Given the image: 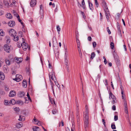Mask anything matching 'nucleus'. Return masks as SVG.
Here are the masks:
<instances>
[{
    "label": "nucleus",
    "instance_id": "f257e3e1",
    "mask_svg": "<svg viewBox=\"0 0 131 131\" xmlns=\"http://www.w3.org/2000/svg\"><path fill=\"white\" fill-rule=\"evenodd\" d=\"M84 127L85 128V131H87L86 129L89 127V116L84 115Z\"/></svg>",
    "mask_w": 131,
    "mask_h": 131
},
{
    "label": "nucleus",
    "instance_id": "f03ea898",
    "mask_svg": "<svg viewBox=\"0 0 131 131\" xmlns=\"http://www.w3.org/2000/svg\"><path fill=\"white\" fill-rule=\"evenodd\" d=\"M109 99H110V97H111V98L112 99L113 101H112V103L113 104H114V103L116 102V97L111 92L109 93Z\"/></svg>",
    "mask_w": 131,
    "mask_h": 131
},
{
    "label": "nucleus",
    "instance_id": "7ed1b4c3",
    "mask_svg": "<svg viewBox=\"0 0 131 131\" xmlns=\"http://www.w3.org/2000/svg\"><path fill=\"white\" fill-rule=\"evenodd\" d=\"M23 42L21 44V45L22 46V47L23 49L25 51L26 50V49H27L28 47V44L27 43H26L24 41L25 40L24 38H22Z\"/></svg>",
    "mask_w": 131,
    "mask_h": 131
},
{
    "label": "nucleus",
    "instance_id": "20e7f679",
    "mask_svg": "<svg viewBox=\"0 0 131 131\" xmlns=\"http://www.w3.org/2000/svg\"><path fill=\"white\" fill-rule=\"evenodd\" d=\"M9 35L12 37L15 36L16 34V32L15 30L13 29H12L9 32Z\"/></svg>",
    "mask_w": 131,
    "mask_h": 131
},
{
    "label": "nucleus",
    "instance_id": "39448f33",
    "mask_svg": "<svg viewBox=\"0 0 131 131\" xmlns=\"http://www.w3.org/2000/svg\"><path fill=\"white\" fill-rule=\"evenodd\" d=\"M23 79V77L21 75L19 74H16V78L15 80L16 81L18 82Z\"/></svg>",
    "mask_w": 131,
    "mask_h": 131
},
{
    "label": "nucleus",
    "instance_id": "423d86ee",
    "mask_svg": "<svg viewBox=\"0 0 131 131\" xmlns=\"http://www.w3.org/2000/svg\"><path fill=\"white\" fill-rule=\"evenodd\" d=\"M49 77L50 79V81L51 82V79L53 80L54 81L55 79V77L54 74H53V72H51L49 73Z\"/></svg>",
    "mask_w": 131,
    "mask_h": 131
},
{
    "label": "nucleus",
    "instance_id": "0eeeda50",
    "mask_svg": "<svg viewBox=\"0 0 131 131\" xmlns=\"http://www.w3.org/2000/svg\"><path fill=\"white\" fill-rule=\"evenodd\" d=\"M4 49L6 52L9 53L10 52V47L9 46L7 45H5L4 47Z\"/></svg>",
    "mask_w": 131,
    "mask_h": 131
},
{
    "label": "nucleus",
    "instance_id": "6e6552de",
    "mask_svg": "<svg viewBox=\"0 0 131 131\" xmlns=\"http://www.w3.org/2000/svg\"><path fill=\"white\" fill-rule=\"evenodd\" d=\"M16 92L14 90H11L10 91L9 96V97H13L15 96L16 95Z\"/></svg>",
    "mask_w": 131,
    "mask_h": 131
},
{
    "label": "nucleus",
    "instance_id": "1a4fd4ad",
    "mask_svg": "<svg viewBox=\"0 0 131 131\" xmlns=\"http://www.w3.org/2000/svg\"><path fill=\"white\" fill-rule=\"evenodd\" d=\"M31 7H33L35 6L36 4V0H32L30 3Z\"/></svg>",
    "mask_w": 131,
    "mask_h": 131
},
{
    "label": "nucleus",
    "instance_id": "9d476101",
    "mask_svg": "<svg viewBox=\"0 0 131 131\" xmlns=\"http://www.w3.org/2000/svg\"><path fill=\"white\" fill-rule=\"evenodd\" d=\"M5 78V76L4 73L0 71V79L2 80H4Z\"/></svg>",
    "mask_w": 131,
    "mask_h": 131
},
{
    "label": "nucleus",
    "instance_id": "9b49d317",
    "mask_svg": "<svg viewBox=\"0 0 131 131\" xmlns=\"http://www.w3.org/2000/svg\"><path fill=\"white\" fill-rule=\"evenodd\" d=\"M15 24V22L13 21H10L8 23V26L10 27H13Z\"/></svg>",
    "mask_w": 131,
    "mask_h": 131
},
{
    "label": "nucleus",
    "instance_id": "f8f14e48",
    "mask_svg": "<svg viewBox=\"0 0 131 131\" xmlns=\"http://www.w3.org/2000/svg\"><path fill=\"white\" fill-rule=\"evenodd\" d=\"M105 14H106V18L107 19V20L108 21H109V16L110 15V14L109 13H108V9H106V10H105Z\"/></svg>",
    "mask_w": 131,
    "mask_h": 131
},
{
    "label": "nucleus",
    "instance_id": "ddd939ff",
    "mask_svg": "<svg viewBox=\"0 0 131 131\" xmlns=\"http://www.w3.org/2000/svg\"><path fill=\"white\" fill-rule=\"evenodd\" d=\"M67 58H64V61L65 64L66 66V68H67V70H69V66L68 64V60L67 59Z\"/></svg>",
    "mask_w": 131,
    "mask_h": 131
},
{
    "label": "nucleus",
    "instance_id": "4468645a",
    "mask_svg": "<svg viewBox=\"0 0 131 131\" xmlns=\"http://www.w3.org/2000/svg\"><path fill=\"white\" fill-rule=\"evenodd\" d=\"M15 60L17 63H19L22 61V59L21 58H15Z\"/></svg>",
    "mask_w": 131,
    "mask_h": 131
},
{
    "label": "nucleus",
    "instance_id": "2eb2a0df",
    "mask_svg": "<svg viewBox=\"0 0 131 131\" xmlns=\"http://www.w3.org/2000/svg\"><path fill=\"white\" fill-rule=\"evenodd\" d=\"M84 116H89V114L88 108V107L87 105L85 106V112Z\"/></svg>",
    "mask_w": 131,
    "mask_h": 131
},
{
    "label": "nucleus",
    "instance_id": "dca6fc26",
    "mask_svg": "<svg viewBox=\"0 0 131 131\" xmlns=\"http://www.w3.org/2000/svg\"><path fill=\"white\" fill-rule=\"evenodd\" d=\"M13 109L16 112H17L20 111V109L18 107H14Z\"/></svg>",
    "mask_w": 131,
    "mask_h": 131
},
{
    "label": "nucleus",
    "instance_id": "f3484780",
    "mask_svg": "<svg viewBox=\"0 0 131 131\" xmlns=\"http://www.w3.org/2000/svg\"><path fill=\"white\" fill-rule=\"evenodd\" d=\"M88 2L89 3V6L90 9L91 10H92L93 9V7L92 4L90 2L89 0L88 1Z\"/></svg>",
    "mask_w": 131,
    "mask_h": 131
},
{
    "label": "nucleus",
    "instance_id": "a211bd4d",
    "mask_svg": "<svg viewBox=\"0 0 131 131\" xmlns=\"http://www.w3.org/2000/svg\"><path fill=\"white\" fill-rule=\"evenodd\" d=\"M76 42L77 43V47L80 46V41L78 39V37H77V36H76Z\"/></svg>",
    "mask_w": 131,
    "mask_h": 131
},
{
    "label": "nucleus",
    "instance_id": "6ab92c4d",
    "mask_svg": "<svg viewBox=\"0 0 131 131\" xmlns=\"http://www.w3.org/2000/svg\"><path fill=\"white\" fill-rule=\"evenodd\" d=\"M33 129L34 131H40V130L39 127L36 126L34 127Z\"/></svg>",
    "mask_w": 131,
    "mask_h": 131
},
{
    "label": "nucleus",
    "instance_id": "aec40b11",
    "mask_svg": "<svg viewBox=\"0 0 131 131\" xmlns=\"http://www.w3.org/2000/svg\"><path fill=\"white\" fill-rule=\"evenodd\" d=\"M23 126L22 123L20 122L16 124V127L17 128H19L22 127Z\"/></svg>",
    "mask_w": 131,
    "mask_h": 131
},
{
    "label": "nucleus",
    "instance_id": "412c9836",
    "mask_svg": "<svg viewBox=\"0 0 131 131\" xmlns=\"http://www.w3.org/2000/svg\"><path fill=\"white\" fill-rule=\"evenodd\" d=\"M6 17L7 18L9 19H11L12 17V15L10 13H8L6 14Z\"/></svg>",
    "mask_w": 131,
    "mask_h": 131
},
{
    "label": "nucleus",
    "instance_id": "4be33fe9",
    "mask_svg": "<svg viewBox=\"0 0 131 131\" xmlns=\"http://www.w3.org/2000/svg\"><path fill=\"white\" fill-rule=\"evenodd\" d=\"M22 86L24 88H26L27 87V84L26 81L24 80L23 81Z\"/></svg>",
    "mask_w": 131,
    "mask_h": 131
},
{
    "label": "nucleus",
    "instance_id": "5701e85b",
    "mask_svg": "<svg viewBox=\"0 0 131 131\" xmlns=\"http://www.w3.org/2000/svg\"><path fill=\"white\" fill-rule=\"evenodd\" d=\"M13 39L15 41H17L19 39V37L18 36L16 35L13 37Z\"/></svg>",
    "mask_w": 131,
    "mask_h": 131
},
{
    "label": "nucleus",
    "instance_id": "b1692460",
    "mask_svg": "<svg viewBox=\"0 0 131 131\" xmlns=\"http://www.w3.org/2000/svg\"><path fill=\"white\" fill-rule=\"evenodd\" d=\"M5 61L6 64L8 65H9L10 64V61L8 59H6L5 60Z\"/></svg>",
    "mask_w": 131,
    "mask_h": 131
},
{
    "label": "nucleus",
    "instance_id": "393cba45",
    "mask_svg": "<svg viewBox=\"0 0 131 131\" xmlns=\"http://www.w3.org/2000/svg\"><path fill=\"white\" fill-rule=\"evenodd\" d=\"M5 33L2 29H0V35L1 36H4Z\"/></svg>",
    "mask_w": 131,
    "mask_h": 131
},
{
    "label": "nucleus",
    "instance_id": "a878e982",
    "mask_svg": "<svg viewBox=\"0 0 131 131\" xmlns=\"http://www.w3.org/2000/svg\"><path fill=\"white\" fill-rule=\"evenodd\" d=\"M6 67H3V69L5 72H7L8 71V68L7 66H5Z\"/></svg>",
    "mask_w": 131,
    "mask_h": 131
},
{
    "label": "nucleus",
    "instance_id": "bb28decb",
    "mask_svg": "<svg viewBox=\"0 0 131 131\" xmlns=\"http://www.w3.org/2000/svg\"><path fill=\"white\" fill-rule=\"evenodd\" d=\"M95 56V53L94 52H92V53L91 55V57H90V59L92 60L93 59V58Z\"/></svg>",
    "mask_w": 131,
    "mask_h": 131
},
{
    "label": "nucleus",
    "instance_id": "cd10ccee",
    "mask_svg": "<svg viewBox=\"0 0 131 131\" xmlns=\"http://www.w3.org/2000/svg\"><path fill=\"white\" fill-rule=\"evenodd\" d=\"M4 4L5 5L7 6V7H8L9 6V3L7 1H4Z\"/></svg>",
    "mask_w": 131,
    "mask_h": 131
},
{
    "label": "nucleus",
    "instance_id": "c85d7f7f",
    "mask_svg": "<svg viewBox=\"0 0 131 131\" xmlns=\"http://www.w3.org/2000/svg\"><path fill=\"white\" fill-rule=\"evenodd\" d=\"M82 7L83 9H85V5L84 0H82Z\"/></svg>",
    "mask_w": 131,
    "mask_h": 131
},
{
    "label": "nucleus",
    "instance_id": "c756f323",
    "mask_svg": "<svg viewBox=\"0 0 131 131\" xmlns=\"http://www.w3.org/2000/svg\"><path fill=\"white\" fill-rule=\"evenodd\" d=\"M19 119H18V120L20 121H24L25 118H24V117L22 116H19Z\"/></svg>",
    "mask_w": 131,
    "mask_h": 131
},
{
    "label": "nucleus",
    "instance_id": "7c9ffc66",
    "mask_svg": "<svg viewBox=\"0 0 131 131\" xmlns=\"http://www.w3.org/2000/svg\"><path fill=\"white\" fill-rule=\"evenodd\" d=\"M117 30L118 32H121V30L120 29V27L119 23L118 22L117 23Z\"/></svg>",
    "mask_w": 131,
    "mask_h": 131
},
{
    "label": "nucleus",
    "instance_id": "2f4dec72",
    "mask_svg": "<svg viewBox=\"0 0 131 131\" xmlns=\"http://www.w3.org/2000/svg\"><path fill=\"white\" fill-rule=\"evenodd\" d=\"M102 3L103 5H105V7L106 8V9H108L107 6L106 5V3L104 0H102Z\"/></svg>",
    "mask_w": 131,
    "mask_h": 131
},
{
    "label": "nucleus",
    "instance_id": "473e14b6",
    "mask_svg": "<svg viewBox=\"0 0 131 131\" xmlns=\"http://www.w3.org/2000/svg\"><path fill=\"white\" fill-rule=\"evenodd\" d=\"M67 51V49H65L64 58H67L68 57Z\"/></svg>",
    "mask_w": 131,
    "mask_h": 131
},
{
    "label": "nucleus",
    "instance_id": "72a5a7b5",
    "mask_svg": "<svg viewBox=\"0 0 131 131\" xmlns=\"http://www.w3.org/2000/svg\"><path fill=\"white\" fill-rule=\"evenodd\" d=\"M57 31L58 32V34H59V33H60L59 32L60 31L61 29L60 28L59 26L58 25V26H57Z\"/></svg>",
    "mask_w": 131,
    "mask_h": 131
},
{
    "label": "nucleus",
    "instance_id": "f704fd0d",
    "mask_svg": "<svg viewBox=\"0 0 131 131\" xmlns=\"http://www.w3.org/2000/svg\"><path fill=\"white\" fill-rule=\"evenodd\" d=\"M49 99L50 101V102L52 104H53V103L55 104L54 101L53 99H51L50 97H49Z\"/></svg>",
    "mask_w": 131,
    "mask_h": 131
},
{
    "label": "nucleus",
    "instance_id": "c9c22d12",
    "mask_svg": "<svg viewBox=\"0 0 131 131\" xmlns=\"http://www.w3.org/2000/svg\"><path fill=\"white\" fill-rule=\"evenodd\" d=\"M10 102L13 105H14L15 104L16 102L14 100L12 99L10 100Z\"/></svg>",
    "mask_w": 131,
    "mask_h": 131
},
{
    "label": "nucleus",
    "instance_id": "e433bc0d",
    "mask_svg": "<svg viewBox=\"0 0 131 131\" xmlns=\"http://www.w3.org/2000/svg\"><path fill=\"white\" fill-rule=\"evenodd\" d=\"M12 13L14 14V15L15 16H16V17H17L18 16V15L17 13L16 12L15 10H13L12 11Z\"/></svg>",
    "mask_w": 131,
    "mask_h": 131
},
{
    "label": "nucleus",
    "instance_id": "4c0bfd02",
    "mask_svg": "<svg viewBox=\"0 0 131 131\" xmlns=\"http://www.w3.org/2000/svg\"><path fill=\"white\" fill-rule=\"evenodd\" d=\"M59 126H64V123L63 121H62L61 122H60L59 124Z\"/></svg>",
    "mask_w": 131,
    "mask_h": 131
},
{
    "label": "nucleus",
    "instance_id": "58836bf2",
    "mask_svg": "<svg viewBox=\"0 0 131 131\" xmlns=\"http://www.w3.org/2000/svg\"><path fill=\"white\" fill-rule=\"evenodd\" d=\"M111 127L113 129H116V127L115 125L114 124H112L111 125Z\"/></svg>",
    "mask_w": 131,
    "mask_h": 131
},
{
    "label": "nucleus",
    "instance_id": "ea45409f",
    "mask_svg": "<svg viewBox=\"0 0 131 131\" xmlns=\"http://www.w3.org/2000/svg\"><path fill=\"white\" fill-rule=\"evenodd\" d=\"M56 41V39L55 37H53V47H54L55 46L54 45V41Z\"/></svg>",
    "mask_w": 131,
    "mask_h": 131
},
{
    "label": "nucleus",
    "instance_id": "a19ab883",
    "mask_svg": "<svg viewBox=\"0 0 131 131\" xmlns=\"http://www.w3.org/2000/svg\"><path fill=\"white\" fill-rule=\"evenodd\" d=\"M95 5L97 7H98L99 6V4L97 2V0H95Z\"/></svg>",
    "mask_w": 131,
    "mask_h": 131
},
{
    "label": "nucleus",
    "instance_id": "79ce46f5",
    "mask_svg": "<svg viewBox=\"0 0 131 131\" xmlns=\"http://www.w3.org/2000/svg\"><path fill=\"white\" fill-rule=\"evenodd\" d=\"M57 111L56 109H54L53 110L52 112V113L53 114H56L57 112Z\"/></svg>",
    "mask_w": 131,
    "mask_h": 131
},
{
    "label": "nucleus",
    "instance_id": "37998d69",
    "mask_svg": "<svg viewBox=\"0 0 131 131\" xmlns=\"http://www.w3.org/2000/svg\"><path fill=\"white\" fill-rule=\"evenodd\" d=\"M111 47L112 49H113L114 47V44L113 42H111L110 44Z\"/></svg>",
    "mask_w": 131,
    "mask_h": 131
},
{
    "label": "nucleus",
    "instance_id": "c03bdc74",
    "mask_svg": "<svg viewBox=\"0 0 131 131\" xmlns=\"http://www.w3.org/2000/svg\"><path fill=\"white\" fill-rule=\"evenodd\" d=\"M27 96L28 97V100L31 101V99L29 95L28 92L27 93Z\"/></svg>",
    "mask_w": 131,
    "mask_h": 131
},
{
    "label": "nucleus",
    "instance_id": "a18cd8bd",
    "mask_svg": "<svg viewBox=\"0 0 131 131\" xmlns=\"http://www.w3.org/2000/svg\"><path fill=\"white\" fill-rule=\"evenodd\" d=\"M103 58L104 60V62L105 64H106L107 63V61L106 59L104 56L103 57Z\"/></svg>",
    "mask_w": 131,
    "mask_h": 131
},
{
    "label": "nucleus",
    "instance_id": "49530a36",
    "mask_svg": "<svg viewBox=\"0 0 131 131\" xmlns=\"http://www.w3.org/2000/svg\"><path fill=\"white\" fill-rule=\"evenodd\" d=\"M8 101L7 100H5L4 101V104L5 105H7L8 104Z\"/></svg>",
    "mask_w": 131,
    "mask_h": 131
},
{
    "label": "nucleus",
    "instance_id": "de8ad7c7",
    "mask_svg": "<svg viewBox=\"0 0 131 131\" xmlns=\"http://www.w3.org/2000/svg\"><path fill=\"white\" fill-rule=\"evenodd\" d=\"M96 43L95 42H93V45L94 48H95L96 46Z\"/></svg>",
    "mask_w": 131,
    "mask_h": 131
},
{
    "label": "nucleus",
    "instance_id": "09e8293b",
    "mask_svg": "<svg viewBox=\"0 0 131 131\" xmlns=\"http://www.w3.org/2000/svg\"><path fill=\"white\" fill-rule=\"evenodd\" d=\"M124 102L125 107H127V104L126 99H124Z\"/></svg>",
    "mask_w": 131,
    "mask_h": 131
},
{
    "label": "nucleus",
    "instance_id": "8fccbe9b",
    "mask_svg": "<svg viewBox=\"0 0 131 131\" xmlns=\"http://www.w3.org/2000/svg\"><path fill=\"white\" fill-rule=\"evenodd\" d=\"M118 116L117 115H115L114 117V120L115 121H116L118 120Z\"/></svg>",
    "mask_w": 131,
    "mask_h": 131
},
{
    "label": "nucleus",
    "instance_id": "3c124183",
    "mask_svg": "<svg viewBox=\"0 0 131 131\" xmlns=\"http://www.w3.org/2000/svg\"><path fill=\"white\" fill-rule=\"evenodd\" d=\"M107 30L108 32V33L109 34H110L111 33V32L110 30V29L109 28V27H107Z\"/></svg>",
    "mask_w": 131,
    "mask_h": 131
},
{
    "label": "nucleus",
    "instance_id": "603ef678",
    "mask_svg": "<svg viewBox=\"0 0 131 131\" xmlns=\"http://www.w3.org/2000/svg\"><path fill=\"white\" fill-rule=\"evenodd\" d=\"M4 14V12L2 10H0V15H2Z\"/></svg>",
    "mask_w": 131,
    "mask_h": 131
},
{
    "label": "nucleus",
    "instance_id": "864d4df0",
    "mask_svg": "<svg viewBox=\"0 0 131 131\" xmlns=\"http://www.w3.org/2000/svg\"><path fill=\"white\" fill-rule=\"evenodd\" d=\"M102 122L103 123L104 125V126L105 127L106 125L105 124V120L104 119H102Z\"/></svg>",
    "mask_w": 131,
    "mask_h": 131
},
{
    "label": "nucleus",
    "instance_id": "5fc2aeb1",
    "mask_svg": "<svg viewBox=\"0 0 131 131\" xmlns=\"http://www.w3.org/2000/svg\"><path fill=\"white\" fill-rule=\"evenodd\" d=\"M36 124L39 126L40 125H41L40 122L39 121H37V122H36Z\"/></svg>",
    "mask_w": 131,
    "mask_h": 131
},
{
    "label": "nucleus",
    "instance_id": "6e6d98bb",
    "mask_svg": "<svg viewBox=\"0 0 131 131\" xmlns=\"http://www.w3.org/2000/svg\"><path fill=\"white\" fill-rule=\"evenodd\" d=\"M105 84L106 86L108 85V81L106 79H105Z\"/></svg>",
    "mask_w": 131,
    "mask_h": 131
},
{
    "label": "nucleus",
    "instance_id": "4d7b16f0",
    "mask_svg": "<svg viewBox=\"0 0 131 131\" xmlns=\"http://www.w3.org/2000/svg\"><path fill=\"white\" fill-rule=\"evenodd\" d=\"M21 43L20 45V43L18 42L17 43V46H18V47L19 48L21 46H22L21 45Z\"/></svg>",
    "mask_w": 131,
    "mask_h": 131
},
{
    "label": "nucleus",
    "instance_id": "13d9d810",
    "mask_svg": "<svg viewBox=\"0 0 131 131\" xmlns=\"http://www.w3.org/2000/svg\"><path fill=\"white\" fill-rule=\"evenodd\" d=\"M79 56L81 58H82V53L81 52H79Z\"/></svg>",
    "mask_w": 131,
    "mask_h": 131
},
{
    "label": "nucleus",
    "instance_id": "bf43d9fd",
    "mask_svg": "<svg viewBox=\"0 0 131 131\" xmlns=\"http://www.w3.org/2000/svg\"><path fill=\"white\" fill-rule=\"evenodd\" d=\"M88 39L89 41H91L92 40V38L91 37L89 36L88 38Z\"/></svg>",
    "mask_w": 131,
    "mask_h": 131
},
{
    "label": "nucleus",
    "instance_id": "052dcab7",
    "mask_svg": "<svg viewBox=\"0 0 131 131\" xmlns=\"http://www.w3.org/2000/svg\"><path fill=\"white\" fill-rule=\"evenodd\" d=\"M112 109L114 110H115L116 109L115 106L113 105L112 107Z\"/></svg>",
    "mask_w": 131,
    "mask_h": 131
},
{
    "label": "nucleus",
    "instance_id": "680f3d73",
    "mask_svg": "<svg viewBox=\"0 0 131 131\" xmlns=\"http://www.w3.org/2000/svg\"><path fill=\"white\" fill-rule=\"evenodd\" d=\"M81 13L83 17L84 18V17H85V14H84V13L82 11L81 12Z\"/></svg>",
    "mask_w": 131,
    "mask_h": 131
},
{
    "label": "nucleus",
    "instance_id": "e2e57ef3",
    "mask_svg": "<svg viewBox=\"0 0 131 131\" xmlns=\"http://www.w3.org/2000/svg\"><path fill=\"white\" fill-rule=\"evenodd\" d=\"M18 16L17 17L18 18L19 21L20 23L21 21V20L19 18V15H18Z\"/></svg>",
    "mask_w": 131,
    "mask_h": 131
},
{
    "label": "nucleus",
    "instance_id": "0e129e2a",
    "mask_svg": "<svg viewBox=\"0 0 131 131\" xmlns=\"http://www.w3.org/2000/svg\"><path fill=\"white\" fill-rule=\"evenodd\" d=\"M78 50L79 52H81V49L80 48V46L78 47Z\"/></svg>",
    "mask_w": 131,
    "mask_h": 131
},
{
    "label": "nucleus",
    "instance_id": "69168bd1",
    "mask_svg": "<svg viewBox=\"0 0 131 131\" xmlns=\"http://www.w3.org/2000/svg\"><path fill=\"white\" fill-rule=\"evenodd\" d=\"M3 7L2 4L1 2L0 1V8H2Z\"/></svg>",
    "mask_w": 131,
    "mask_h": 131
},
{
    "label": "nucleus",
    "instance_id": "338daca9",
    "mask_svg": "<svg viewBox=\"0 0 131 131\" xmlns=\"http://www.w3.org/2000/svg\"><path fill=\"white\" fill-rule=\"evenodd\" d=\"M77 122L78 123V124H79V116H78V115H77Z\"/></svg>",
    "mask_w": 131,
    "mask_h": 131
},
{
    "label": "nucleus",
    "instance_id": "774afa93",
    "mask_svg": "<svg viewBox=\"0 0 131 131\" xmlns=\"http://www.w3.org/2000/svg\"><path fill=\"white\" fill-rule=\"evenodd\" d=\"M20 94H21V96H24V93L23 92H20Z\"/></svg>",
    "mask_w": 131,
    "mask_h": 131
}]
</instances>
